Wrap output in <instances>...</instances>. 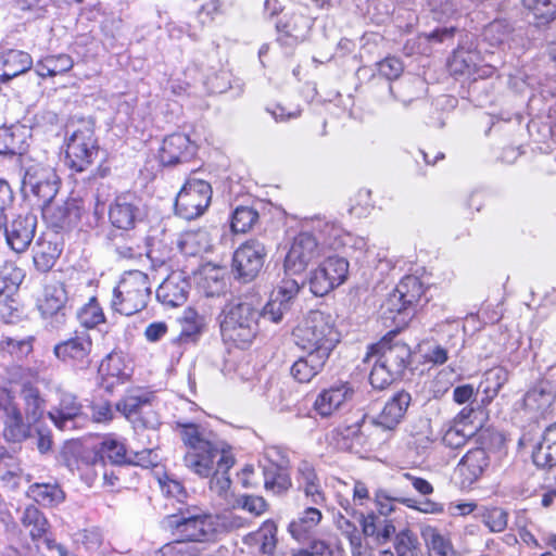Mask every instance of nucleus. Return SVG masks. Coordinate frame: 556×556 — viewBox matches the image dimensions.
I'll list each match as a JSON object with an SVG mask.
<instances>
[{
  "label": "nucleus",
  "instance_id": "obj_1",
  "mask_svg": "<svg viewBox=\"0 0 556 556\" xmlns=\"http://www.w3.org/2000/svg\"><path fill=\"white\" fill-rule=\"evenodd\" d=\"M186 448L184 465L194 475L208 478L228 471L235 464L231 447L207 428L193 422H177Z\"/></svg>",
  "mask_w": 556,
  "mask_h": 556
},
{
  "label": "nucleus",
  "instance_id": "obj_2",
  "mask_svg": "<svg viewBox=\"0 0 556 556\" xmlns=\"http://www.w3.org/2000/svg\"><path fill=\"white\" fill-rule=\"evenodd\" d=\"M163 525L175 538L172 548L186 556H199L198 551L186 543L212 542L217 533L215 517L198 507L179 509L178 513L166 516Z\"/></svg>",
  "mask_w": 556,
  "mask_h": 556
},
{
  "label": "nucleus",
  "instance_id": "obj_3",
  "mask_svg": "<svg viewBox=\"0 0 556 556\" xmlns=\"http://www.w3.org/2000/svg\"><path fill=\"white\" fill-rule=\"evenodd\" d=\"M410 359V349L393 337H384L369 348L366 361L371 363L370 384L383 390L402 377Z\"/></svg>",
  "mask_w": 556,
  "mask_h": 556
},
{
  "label": "nucleus",
  "instance_id": "obj_4",
  "mask_svg": "<svg viewBox=\"0 0 556 556\" xmlns=\"http://www.w3.org/2000/svg\"><path fill=\"white\" fill-rule=\"evenodd\" d=\"M292 334L301 350L328 357L340 341L333 317L321 311H311Z\"/></svg>",
  "mask_w": 556,
  "mask_h": 556
},
{
  "label": "nucleus",
  "instance_id": "obj_5",
  "mask_svg": "<svg viewBox=\"0 0 556 556\" xmlns=\"http://www.w3.org/2000/svg\"><path fill=\"white\" fill-rule=\"evenodd\" d=\"M260 311L249 302L227 304L219 315L223 340L244 349L258 332Z\"/></svg>",
  "mask_w": 556,
  "mask_h": 556
},
{
  "label": "nucleus",
  "instance_id": "obj_6",
  "mask_svg": "<svg viewBox=\"0 0 556 556\" xmlns=\"http://www.w3.org/2000/svg\"><path fill=\"white\" fill-rule=\"evenodd\" d=\"M151 294L147 274L140 270L125 273L113 290L112 308L122 315L131 316L142 311Z\"/></svg>",
  "mask_w": 556,
  "mask_h": 556
},
{
  "label": "nucleus",
  "instance_id": "obj_7",
  "mask_svg": "<svg viewBox=\"0 0 556 556\" xmlns=\"http://www.w3.org/2000/svg\"><path fill=\"white\" fill-rule=\"evenodd\" d=\"M60 184L55 169L48 164L31 163L25 167L22 188L38 207L55 199Z\"/></svg>",
  "mask_w": 556,
  "mask_h": 556
},
{
  "label": "nucleus",
  "instance_id": "obj_8",
  "mask_svg": "<svg viewBox=\"0 0 556 556\" xmlns=\"http://www.w3.org/2000/svg\"><path fill=\"white\" fill-rule=\"evenodd\" d=\"M99 147L93 125L80 123L68 136L65 160L68 167L77 173L86 170L98 155Z\"/></svg>",
  "mask_w": 556,
  "mask_h": 556
},
{
  "label": "nucleus",
  "instance_id": "obj_9",
  "mask_svg": "<svg viewBox=\"0 0 556 556\" xmlns=\"http://www.w3.org/2000/svg\"><path fill=\"white\" fill-rule=\"evenodd\" d=\"M211 199V185L202 179L190 178L176 197V214L188 220L198 218L206 211Z\"/></svg>",
  "mask_w": 556,
  "mask_h": 556
},
{
  "label": "nucleus",
  "instance_id": "obj_10",
  "mask_svg": "<svg viewBox=\"0 0 556 556\" xmlns=\"http://www.w3.org/2000/svg\"><path fill=\"white\" fill-rule=\"evenodd\" d=\"M92 339L87 329L76 330L53 348L54 356L62 363L79 370L91 364Z\"/></svg>",
  "mask_w": 556,
  "mask_h": 556
},
{
  "label": "nucleus",
  "instance_id": "obj_11",
  "mask_svg": "<svg viewBox=\"0 0 556 556\" xmlns=\"http://www.w3.org/2000/svg\"><path fill=\"white\" fill-rule=\"evenodd\" d=\"M349 262L344 257L329 256L309 274V289L316 296H324L341 286L349 275Z\"/></svg>",
  "mask_w": 556,
  "mask_h": 556
},
{
  "label": "nucleus",
  "instance_id": "obj_12",
  "mask_svg": "<svg viewBox=\"0 0 556 556\" xmlns=\"http://www.w3.org/2000/svg\"><path fill=\"white\" fill-rule=\"evenodd\" d=\"M321 254L317 237L313 232L301 231L293 238L285 257L283 268L286 274H302L308 264Z\"/></svg>",
  "mask_w": 556,
  "mask_h": 556
},
{
  "label": "nucleus",
  "instance_id": "obj_13",
  "mask_svg": "<svg viewBox=\"0 0 556 556\" xmlns=\"http://www.w3.org/2000/svg\"><path fill=\"white\" fill-rule=\"evenodd\" d=\"M555 400L556 368L553 367L527 391L522 399V406L531 418H539L551 412Z\"/></svg>",
  "mask_w": 556,
  "mask_h": 556
},
{
  "label": "nucleus",
  "instance_id": "obj_14",
  "mask_svg": "<svg viewBox=\"0 0 556 556\" xmlns=\"http://www.w3.org/2000/svg\"><path fill=\"white\" fill-rule=\"evenodd\" d=\"M266 254L264 243L257 239L242 243L232 257V271L236 278L243 282L253 280L261 271Z\"/></svg>",
  "mask_w": 556,
  "mask_h": 556
},
{
  "label": "nucleus",
  "instance_id": "obj_15",
  "mask_svg": "<svg viewBox=\"0 0 556 556\" xmlns=\"http://www.w3.org/2000/svg\"><path fill=\"white\" fill-rule=\"evenodd\" d=\"M0 415L2 417V435L7 442L21 443L31 435V426L9 394L0 395Z\"/></svg>",
  "mask_w": 556,
  "mask_h": 556
},
{
  "label": "nucleus",
  "instance_id": "obj_16",
  "mask_svg": "<svg viewBox=\"0 0 556 556\" xmlns=\"http://www.w3.org/2000/svg\"><path fill=\"white\" fill-rule=\"evenodd\" d=\"M36 228L35 214H20L4 228L8 245L16 253L25 252L34 240Z\"/></svg>",
  "mask_w": 556,
  "mask_h": 556
},
{
  "label": "nucleus",
  "instance_id": "obj_17",
  "mask_svg": "<svg viewBox=\"0 0 556 556\" xmlns=\"http://www.w3.org/2000/svg\"><path fill=\"white\" fill-rule=\"evenodd\" d=\"M351 517L359 522L364 536L371 539L377 545L389 543L395 534L396 529L393 520L374 511L364 514L351 509Z\"/></svg>",
  "mask_w": 556,
  "mask_h": 556
},
{
  "label": "nucleus",
  "instance_id": "obj_18",
  "mask_svg": "<svg viewBox=\"0 0 556 556\" xmlns=\"http://www.w3.org/2000/svg\"><path fill=\"white\" fill-rule=\"evenodd\" d=\"M354 393L355 391L351 383H334L317 395L314 402V410L320 417H329L351 402Z\"/></svg>",
  "mask_w": 556,
  "mask_h": 556
},
{
  "label": "nucleus",
  "instance_id": "obj_19",
  "mask_svg": "<svg viewBox=\"0 0 556 556\" xmlns=\"http://www.w3.org/2000/svg\"><path fill=\"white\" fill-rule=\"evenodd\" d=\"M43 218L55 229L75 226L81 217V206L76 199H67L62 203L49 202L39 206Z\"/></svg>",
  "mask_w": 556,
  "mask_h": 556
},
{
  "label": "nucleus",
  "instance_id": "obj_20",
  "mask_svg": "<svg viewBox=\"0 0 556 556\" xmlns=\"http://www.w3.org/2000/svg\"><path fill=\"white\" fill-rule=\"evenodd\" d=\"M197 144L185 134L167 136L160 148L159 157L163 165L189 162L197 153Z\"/></svg>",
  "mask_w": 556,
  "mask_h": 556
},
{
  "label": "nucleus",
  "instance_id": "obj_21",
  "mask_svg": "<svg viewBox=\"0 0 556 556\" xmlns=\"http://www.w3.org/2000/svg\"><path fill=\"white\" fill-rule=\"evenodd\" d=\"M139 199L132 193L117 195L110 205L109 217L116 228L129 230L141 217Z\"/></svg>",
  "mask_w": 556,
  "mask_h": 556
},
{
  "label": "nucleus",
  "instance_id": "obj_22",
  "mask_svg": "<svg viewBox=\"0 0 556 556\" xmlns=\"http://www.w3.org/2000/svg\"><path fill=\"white\" fill-rule=\"evenodd\" d=\"M422 294L424 286L420 279L413 275L405 276L389 295L387 307L392 313L401 314L417 303Z\"/></svg>",
  "mask_w": 556,
  "mask_h": 556
},
{
  "label": "nucleus",
  "instance_id": "obj_23",
  "mask_svg": "<svg viewBox=\"0 0 556 556\" xmlns=\"http://www.w3.org/2000/svg\"><path fill=\"white\" fill-rule=\"evenodd\" d=\"M479 61L480 54L473 42L468 46L460 45L448 61V70L453 75L473 76L477 74L478 77L491 75L492 67L485 66L480 70L478 67Z\"/></svg>",
  "mask_w": 556,
  "mask_h": 556
},
{
  "label": "nucleus",
  "instance_id": "obj_24",
  "mask_svg": "<svg viewBox=\"0 0 556 556\" xmlns=\"http://www.w3.org/2000/svg\"><path fill=\"white\" fill-rule=\"evenodd\" d=\"M410 394L406 391H399L384 404L381 412L371 418L372 425L383 430H394L403 420L410 404Z\"/></svg>",
  "mask_w": 556,
  "mask_h": 556
},
{
  "label": "nucleus",
  "instance_id": "obj_25",
  "mask_svg": "<svg viewBox=\"0 0 556 556\" xmlns=\"http://www.w3.org/2000/svg\"><path fill=\"white\" fill-rule=\"evenodd\" d=\"M277 41L287 48H293L303 42L312 28V21L303 14H292L276 25Z\"/></svg>",
  "mask_w": 556,
  "mask_h": 556
},
{
  "label": "nucleus",
  "instance_id": "obj_26",
  "mask_svg": "<svg viewBox=\"0 0 556 556\" xmlns=\"http://www.w3.org/2000/svg\"><path fill=\"white\" fill-rule=\"evenodd\" d=\"M490 466L486 450L477 447L469 450L457 465L456 471L462 477V485L470 486L479 480Z\"/></svg>",
  "mask_w": 556,
  "mask_h": 556
},
{
  "label": "nucleus",
  "instance_id": "obj_27",
  "mask_svg": "<svg viewBox=\"0 0 556 556\" xmlns=\"http://www.w3.org/2000/svg\"><path fill=\"white\" fill-rule=\"evenodd\" d=\"M189 289L182 273H173L159 286L156 298L165 306L177 307L187 301Z\"/></svg>",
  "mask_w": 556,
  "mask_h": 556
},
{
  "label": "nucleus",
  "instance_id": "obj_28",
  "mask_svg": "<svg viewBox=\"0 0 556 556\" xmlns=\"http://www.w3.org/2000/svg\"><path fill=\"white\" fill-rule=\"evenodd\" d=\"M48 415L59 429H74L75 420L83 415V406L74 394L61 392L59 404Z\"/></svg>",
  "mask_w": 556,
  "mask_h": 556
},
{
  "label": "nucleus",
  "instance_id": "obj_29",
  "mask_svg": "<svg viewBox=\"0 0 556 556\" xmlns=\"http://www.w3.org/2000/svg\"><path fill=\"white\" fill-rule=\"evenodd\" d=\"M321 519V511L316 507L308 506L289 523L288 531L296 542L306 544L315 538Z\"/></svg>",
  "mask_w": 556,
  "mask_h": 556
},
{
  "label": "nucleus",
  "instance_id": "obj_30",
  "mask_svg": "<svg viewBox=\"0 0 556 556\" xmlns=\"http://www.w3.org/2000/svg\"><path fill=\"white\" fill-rule=\"evenodd\" d=\"M67 303V292L61 282L47 283L42 295L37 301L38 309L46 318L64 317Z\"/></svg>",
  "mask_w": 556,
  "mask_h": 556
},
{
  "label": "nucleus",
  "instance_id": "obj_31",
  "mask_svg": "<svg viewBox=\"0 0 556 556\" xmlns=\"http://www.w3.org/2000/svg\"><path fill=\"white\" fill-rule=\"evenodd\" d=\"M33 65L30 55L21 50L10 49L0 52V83L27 72Z\"/></svg>",
  "mask_w": 556,
  "mask_h": 556
},
{
  "label": "nucleus",
  "instance_id": "obj_32",
  "mask_svg": "<svg viewBox=\"0 0 556 556\" xmlns=\"http://www.w3.org/2000/svg\"><path fill=\"white\" fill-rule=\"evenodd\" d=\"M429 556H459L455 551L452 540L447 533H443L434 526L426 525L420 529Z\"/></svg>",
  "mask_w": 556,
  "mask_h": 556
},
{
  "label": "nucleus",
  "instance_id": "obj_33",
  "mask_svg": "<svg viewBox=\"0 0 556 556\" xmlns=\"http://www.w3.org/2000/svg\"><path fill=\"white\" fill-rule=\"evenodd\" d=\"M329 357L314 352L299 357L290 368L291 376L300 383H307L323 371Z\"/></svg>",
  "mask_w": 556,
  "mask_h": 556
},
{
  "label": "nucleus",
  "instance_id": "obj_34",
  "mask_svg": "<svg viewBox=\"0 0 556 556\" xmlns=\"http://www.w3.org/2000/svg\"><path fill=\"white\" fill-rule=\"evenodd\" d=\"M483 39L492 47L510 49L516 42L517 34L514 25L506 18H497L485 26Z\"/></svg>",
  "mask_w": 556,
  "mask_h": 556
},
{
  "label": "nucleus",
  "instance_id": "obj_35",
  "mask_svg": "<svg viewBox=\"0 0 556 556\" xmlns=\"http://www.w3.org/2000/svg\"><path fill=\"white\" fill-rule=\"evenodd\" d=\"M313 233L319 240L321 253L327 249L340 250L344 245L346 232L340 225L323 219H317L313 226Z\"/></svg>",
  "mask_w": 556,
  "mask_h": 556
},
{
  "label": "nucleus",
  "instance_id": "obj_36",
  "mask_svg": "<svg viewBox=\"0 0 556 556\" xmlns=\"http://www.w3.org/2000/svg\"><path fill=\"white\" fill-rule=\"evenodd\" d=\"M536 467L551 469L556 466V422L548 426L532 454Z\"/></svg>",
  "mask_w": 556,
  "mask_h": 556
},
{
  "label": "nucleus",
  "instance_id": "obj_37",
  "mask_svg": "<svg viewBox=\"0 0 556 556\" xmlns=\"http://www.w3.org/2000/svg\"><path fill=\"white\" fill-rule=\"evenodd\" d=\"M25 273L12 262L0 266V299L16 296Z\"/></svg>",
  "mask_w": 556,
  "mask_h": 556
},
{
  "label": "nucleus",
  "instance_id": "obj_38",
  "mask_svg": "<svg viewBox=\"0 0 556 556\" xmlns=\"http://www.w3.org/2000/svg\"><path fill=\"white\" fill-rule=\"evenodd\" d=\"M74 61L65 53L47 55L36 63V72L41 77H54L72 70Z\"/></svg>",
  "mask_w": 556,
  "mask_h": 556
},
{
  "label": "nucleus",
  "instance_id": "obj_39",
  "mask_svg": "<svg viewBox=\"0 0 556 556\" xmlns=\"http://www.w3.org/2000/svg\"><path fill=\"white\" fill-rule=\"evenodd\" d=\"M21 397L24 403L25 418L33 425L39 421L43 416L46 407V402L41 397L40 391L30 384H25L21 390Z\"/></svg>",
  "mask_w": 556,
  "mask_h": 556
},
{
  "label": "nucleus",
  "instance_id": "obj_40",
  "mask_svg": "<svg viewBox=\"0 0 556 556\" xmlns=\"http://www.w3.org/2000/svg\"><path fill=\"white\" fill-rule=\"evenodd\" d=\"M508 380V371L504 367H493L486 370L479 384V390L484 394L483 403H490Z\"/></svg>",
  "mask_w": 556,
  "mask_h": 556
},
{
  "label": "nucleus",
  "instance_id": "obj_41",
  "mask_svg": "<svg viewBox=\"0 0 556 556\" xmlns=\"http://www.w3.org/2000/svg\"><path fill=\"white\" fill-rule=\"evenodd\" d=\"M27 495L42 506H54L65 498L63 490L51 483H34L28 488Z\"/></svg>",
  "mask_w": 556,
  "mask_h": 556
},
{
  "label": "nucleus",
  "instance_id": "obj_42",
  "mask_svg": "<svg viewBox=\"0 0 556 556\" xmlns=\"http://www.w3.org/2000/svg\"><path fill=\"white\" fill-rule=\"evenodd\" d=\"M389 90L396 100L408 105L413 100L422 96L425 83L419 77L405 78L396 86V89L390 85Z\"/></svg>",
  "mask_w": 556,
  "mask_h": 556
},
{
  "label": "nucleus",
  "instance_id": "obj_43",
  "mask_svg": "<svg viewBox=\"0 0 556 556\" xmlns=\"http://www.w3.org/2000/svg\"><path fill=\"white\" fill-rule=\"evenodd\" d=\"M60 255V250L55 243L51 241L38 239L34 248V264L36 268L42 273L50 270L56 258Z\"/></svg>",
  "mask_w": 556,
  "mask_h": 556
},
{
  "label": "nucleus",
  "instance_id": "obj_44",
  "mask_svg": "<svg viewBox=\"0 0 556 556\" xmlns=\"http://www.w3.org/2000/svg\"><path fill=\"white\" fill-rule=\"evenodd\" d=\"M24 134L18 126L0 128V154H22Z\"/></svg>",
  "mask_w": 556,
  "mask_h": 556
},
{
  "label": "nucleus",
  "instance_id": "obj_45",
  "mask_svg": "<svg viewBox=\"0 0 556 556\" xmlns=\"http://www.w3.org/2000/svg\"><path fill=\"white\" fill-rule=\"evenodd\" d=\"M99 453L103 459H108L114 465H124L129 460V452L124 442L114 437L103 439Z\"/></svg>",
  "mask_w": 556,
  "mask_h": 556
},
{
  "label": "nucleus",
  "instance_id": "obj_46",
  "mask_svg": "<svg viewBox=\"0 0 556 556\" xmlns=\"http://www.w3.org/2000/svg\"><path fill=\"white\" fill-rule=\"evenodd\" d=\"M522 7L532 13L538 25H545L556 18V0H521Z\"/></svg>",
  "mask_w": 556,
  "mask_h": 556
},
{
  "label": "nucleus",
  "instance_id": "obj_47",
  "mask_svg": "<svg viewBox=\"0 0 556 556\" xmlns=\"http://www.w3.org/2000/svg\"><path fill=\"white\" fill-rule=\"evenodd\" d=\"M99 374L102 380L108 383V387L123 382L127 377L122 368V359L117 355H109L103 359L99 366Z\"/></svg>",
  "mask_w": 556,
  "mask_h": 556
},
{
  "label": "nucleus",
  "instance_id": "obj_48",
  "mask_svg": "<svg viewBox=\"0 0 556 556\" xmlns=\"http://www.w3.org/2000/svg\"><path fill=\"white\" fill-rule=\"evenodd\" d=\"M22 523L26 528H30L29 534L36 540L41 538L48 530V521L43 514L34 505L25 508L22 516Z\"/></svg>",
  "mask_w": 556,
  "mask_h": 556
},
{
  "label": "nucleus",
  "instance_id": "obj_49",
  "mask_svg": "<svg viewBox=\"0 0 556 556\" xmlns=\"http://www.w3.org/2000/svg\"><path fill=\"white\" fill-rule=\"evenodd\" d=\"M345 515L339 514L336 519L337 528L341 531L342 535H344L351 545V551L362 548L363 547V532L359 530L355 522L351 521L348 516H351V509L345 507Z\"/></svg>",
  "mask_w": 556,
  "mask_h": 556
},
{
  "label": "nucleus",
  "instance_id": "obj_50",
  "mask_svg": "<svg viewBox=\"0 0 556 556\" xmlns=\"http://www.w3.org/2000/svg\"><path fill=\"white\" fill-rule=\"evenodd\" d=\"M292 303L280 295L271 293L269 301L260 312V317L278 324L282 320L283 316L291 309Z\"/></svg>",
  "mask_w": 556,
  "mask_h": 556
},
{
  "label": "nucleus",
  "instance_id": "obj_51",
  "mask_svg": "<svg viewBox=\"0 0 556 556\" xmlns=\"http://www.w3.org/2000/svg\"><path fill=\"white\" fill-rule=\"evenodd\" d=\"M264 485L266 490L281 493L291 485L289 476L280 466L270 465L264 468Z\"/></svg>",
  "mask_w": 556,
  "mask_h": 556
},
{
  "label": "nucleus",
  "instance_id": "obj_52",
  "mask_svg": "<svg viewBox=\"0 0 556 556\" xmlns=\"http://www.w3.org/2000/svg\"><path fill=\"white\" fill-rule=\"evenodd\" d=\"M257 219V211L250 206H239L231 215L230 228L236 233H244L253 227Z\"/></svg>",
  "mask_w": 556,
  "mask_h": 556
},
{
  "label": "nucleus",
  "instance_id": "obj_53",
  "mask_svg": "<svg viewBox=\"0 0 556 556\" xmlns=\"http://www.w3.org/2000/svg\"><path fill=\"white\" fill-rule=\"evenodd\" d=\"M277 526L273 520H266L254 533V540L260 543L264 554L273 555L277 545Z\"/></svg>",
  "mask_w": 556,
  "mask_h": 556
},
{
  "label": "nucleus",
  "instance_id": "obj_54",
  "mask_svg": "<svg viewBox=\"0 0 556 556\" xmlns=\"http://www.w3.org/2000/svg\"><path fill=\"white\" fill-rule=\"evenodd\" d=\"M203 328V318L192 308H187L181 318V340H194Z\"/></svg>",
  "mask_w": 556,
  "mask_h": 556
},
{
  "label": "nucleus",
  "instance_id": "obj_55",
  "mask_svg": "<svg viewBox=\"0 0 556 556\" xmlns=\"http://www.w3.org/2000/svg\"><path fill=\"white\" fill-rule=\"evenodd\" d=\"M394 547L397 556H417L420 551L418 539L409 529L395 535Z\"/></svg>",
  "mask_w": 556,
  "mask_h": 556
},
{
  "label": "nucleus",
  "instance_id": "obj_56",
  "mask_svg": "<svg viewBox=\"0 0 556 556\" xmlns=\"http://www.w3.org/2000/svg\"><path fill=\"white\" fill-rule=\"evenodd\" d=\"M482 523L493 533L503 532L508 525V513L502 507H491L482 514Z\"/></svg>",
  "mask_w": 556,
  "mask_h": 556
},
{
  "label": "nucleus",
  "instance_id": "obj_57",
  "mask_svg": "<svg viewBox=\"0 0 556 556\" xmlns=\"http://www.w3.org/2000/svg\"><path fill=\"white\" fill-rule=\"evenodd\" d=\"M78 319L80 324L86 328H94L99 324L104 321V314L94 298L84 305L78 312Z\"/></svg>",
  "mask_w": 556,
  "mask_h": 556
},
{
  "label": "nucleus",
  "instance_id": "obj_58",
  "mask_svg": "<svg viewBox=\"0 0 556 556\" xmlns=\"http://www.w3.org/2000/svg\"><path fill=\"white\" fill-rule=\"evenodd\" d=\"M201 288L207 296L218 295L225 288L223 273L220 268L205 269L201 280Z\"/></svg>",
  "mask_w": 556,
  "mask_h": 556
},
{
  "label": "nucleus",
  "instance_id": "obj_59",
  "mask_svg": "<svg viewBox=\"0 0 556 556\" xmlns=\"http://www.w3.org/2000/svg\"><path fill=\"white\" fill-rule=\"evenodd\" d=\"M472 434V432L466 431V426L460 421L450 427L442 437V442L445 446L451 448H458L467 442V439Z\"/></svg>",
  "mask_w": 556,
  "mask_h": 556
},
{
  "label": "nucleus",
  "instance_id": "obj_60",
  "mask_svg": "<svg viewBox=\"0 0 556 556\" xmlns=\"http://www.w3.org/2000/svg\"><path fill=\"white\" fill-rule=\"evenodd\" d=\"M33 340V337H27L21 340L5 338L1 341L0 348L17 358H23L31 353Z\"/></svg>",
  "mask_w": 556,
  "mask_h": 556
},
{
  "label": "nucleus",
  "instance_id": "obj_61",
  "mask_svg": "<svg viewBox=\"0 0 556 556\" xmlns=\"http://www.w3.org/2000/svg\"><path fill=\"white\" fill-rule=\"evenodd\" d=\"M308 547L293 552V556H333L331 545L325 540L312 539Z\"/></svg>",
  "mask_w": 556,
  "mask_h": 556
},
{
  "label": "nucleus",
  "instance_id": "obj_62",
  "mask_svg": "<svg viewBox=\"0 0 556 556\" xmlns=\"http://www.w3.org/2000/svg\"><path fill=\"white\" fill-rule=\"evenodd\" d=\"M22 469L17 459L8 454L3 448H0V477L3 480L17 477Z\"/></svg>",
  "mask_w": 556,
  "mask_h": 556
},
{
  "label": "nucleus",
  "instance_id": "obj_63",
  "mask_svg": "<svg viewBox=\"0 0 556 556\" xmlns=\"http://www.w3.org/2000/svg\"><path fill=\"white\" fill-rule=\"evenodd\" d=\"M427 11L433 21L442 22L455 11L452 2L445 0H429Z\"/></svg>",
  "mask_w": 556,
  "mask_h": 556
},
{
  "label": "nucleus",
  "instance_id": "obj_64",
  "mask_svg": "<svg viewBox=\"0 0 556 556\" xmlns=\"http://www.w3.org/2000/svg\"><path fill=\"white\" fill-rule=\"evenodd\" d=\"M404 70L403 63L400 59L391 56L386 58L378 63V72L388 80H393L400 77Z\"/></svg>",
  "mask_w": 556,
  "mask_h": 556
}]
</instances>
